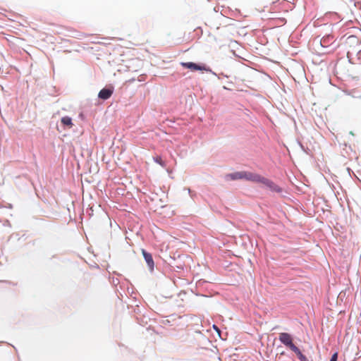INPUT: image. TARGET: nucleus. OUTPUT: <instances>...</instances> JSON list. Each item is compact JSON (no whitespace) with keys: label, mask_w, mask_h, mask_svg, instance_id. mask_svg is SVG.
<instances>
[{"label":"nucleus","mask_w":361,"mask_h":361,"mask_svg":"<svg viewBox=\"0 0 361 361\" xmlns=\"http://www.w3.org/2000/svg\"><path fill=\"white\" fill-rule=\"evenodd\" d=\"M259 183L269 188L271 191L276 192H281L282 191L281 188L279 186L276 185L271 180L266 178L263 176H262Z\"/></svg>","instance_id":"20e7f679"},{"label":"nucleus","mask_w":361,"mask_h":361,"mask_svg":"<svg viewBox=\"0 0 361 361\" xmlns=\"http://www.w3.org/2000/svg\"><path fill=\"white\" fill-rule=\"evenodd\" d=\"M213 328H214V330H216V331L218 333V334L220 335V330H219V329L216 325H213Z\"/></svg>","instance_id":"2eb2a0df"},{"label":"nucleus","mask_w":361,"mask_h":361,"mask_svg":"<svg viewBox=\"0 0 361 361\" xmlns=\"http://www.w3.org/2000/svg\"><path fill=\"white\" fill-rule=\"evenodd\" d=\"M261 178L262 176H260L259 174L249 171H244L243 179H245L247 180L252 181L254 183H259Z\"/></svg>","instance_id":"39448f33"},{"label":"nucleus","mask_w":361,"mask_h":361,"mask_svg":"<svg viewBox=\"0 0 361 361\" xmlns=\"http://www.w3.org/2000/svg\"><path fill=\"white\" fill-rule=\"evenodd\" d=\"M298 359L300 360V361H309L308 359L301 353V351L299 350H298L297 352L295 353Z\"/></svg>","instance_id":"9b49d317"},{"label":"nucleus","mask_w":361,"mask_h":361,"mask_svg":"<svg viewBox=\"0 0 361 361\" xmlns=\"http://www.w3.org/2000/svg\"><path fill=\"white\" fill-rule=\"evenodd\" d=\"M113 94V90L111 89L104 88L99 92V98L106 100L111 97Z\"/></svg>","instance_id":"423d86ee"},{"label":"nucleus","mask_w":361,"mask_h":361,"mask_svg":"<svg viewBox=\"0 0 361 361\" xmlns=\"http://www.w3.org/2000/svg\"><path fill=\"white\" fill-rule=\"evenodd\" d=\"M142 253L143 255V257H144L147 265L149 266V267L150 269H152L154 268V263L152 255L150 253L147 252V251H145V250H142Z\"/></svg>","instance_id":"0eeeda50"},{"label":"nucleus","mask_w":361,"mask_h":361,"mask_svg":"<svg viewBox=\"0 0 361 361\" xmlns=\"http://www.w3.org/2000/svg\"><path fill=\"white\" fill-rule=\"evenodd\" d=\"M230 180H234L238 179H243L244 171H238L233 173H229L226 176Z\"/></svg>","instance_id":"6e6552de"},{"label":"nucleus","mask_w":361,"mask_h":361,"mask_svg":"<svg viewBox=\"0 0 361 361\" xmlns=\"http://www.w3.org/2000/svg\"><path fill=\"white\" fill-rule=\"evenodd\" d=\"M259 183L269 188L271 191L276 192H281L282 191L281 188L279 186L276 185L271 180L266 178L263 176H262Z\"/></svg>","instance_id":"7ed1b4c3"},{"label":"nucleus","mask_w":361,"mask_h":361,"mask_svg":"<svg viewBox=\"0 0 361 361\" xmlns=\"http://www.w3.org/2000/svg\"><path fill=\"white\" fill-rule=\"evenodd\" d=\"M279 341L286 347L289 348L294 353L297 352L299 348L293 343L292 336L288 333H280L279 336Z\"/></svg>","instance_id":"f257e3e1"},{"label":"nucleus","mask_w":361,"mask_h":361,"mask_svg":"<svg viewBox=\"0 0 361 361\" xmlns=\"http://www.w3.org/2000/svg\"><path fill=\"white\" fill-rule=\"evenodd\" d=\"M180 66L185 68L190 69L191 71H209V68L205 65L197 64L193 62H181Z\"/></svg>","instance_id":"f03ea898"},{"label":"nucleus","mask_w":361,"mask_h":361,"mask_svg":"<svg viewBox=\"0 0 361 361\" xmlns=\"http://www.w3.org/2000/svg\"><path fill=\"white\" fill-rule=\"evenodd\" d=\"M333 36L328 35L326 37H324L320 40V44L323 47H329L333 42Z\"/></svg>","instance_id":"1a4fd4ad"},{"label":"nucleus","mask_w":361,"mask_h":361,"mask_svg":"<svg viewBox=\"0 0 361 361\" xmlns=\"http://www.w3.org/2000/svg\"><path fill=\"white\" fill-rule=\"evenodd\" d=\"M61 122L63 126L68 127V128H71L73 126L72 119L69 116L62 117L61 119Z\"/></svg>","instance_id":"9d476101"},{"label":"nucleus","mask_w":361,"mask_h":361,"mask_svg":"<svg viewBox=\"0 0 361 361\" xmlns=\"http://www.w3.org/2000/svg\"><path fill=\"white\" fill-rule=\"evenodd\" d=\"M154 161L156 163L160 164L161 166H163V167L166 166L165 162L163 161V160H162L161 157L157 156V157L154 158Z\"/></svg>","instance_id":"f8f14e48"},{"label":"nucleus","mask_w":361,"mask_h":361,"mask_svg":"<svg viewBox=\"0 0 361 361\" xmlns=\"http://www.w3.org/2000/svg\"><path fill=\"white\" fill-rule=\"evenodd\" d=\"M347 39L349 42H354L355 44H358V42H359L357 37L354 35H351V36L348 37Z\"/></svg>","instance_id":"ddd939ff"},{"label":"nucleus","mask_w":361,"mask_h":361,"mask_svg":"<svg viewBox=\"0 0 361 361\" xmlns=\"http://www.w3.org/2000/svg\"><path fill=\"white\" fill-rule=\"evenodd\" d=\"M337 359H338V353H335L331 356L330 361H337Z\"/></svg>","instance_id":"4468645a"}]
</instances>
